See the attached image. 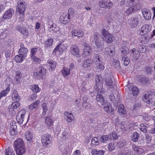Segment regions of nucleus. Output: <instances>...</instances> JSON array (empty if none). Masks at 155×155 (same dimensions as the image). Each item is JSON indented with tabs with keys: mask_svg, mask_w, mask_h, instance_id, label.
I'll use <instances>...</instances> for the list:
<instances>
[{
	"mask_svg": "<svg viewBox=\"0 0 155 155\" xmlns=\"http://www.w3.org/2000/svg\"><path fill=\"white\" fill-rule=\"evenodd\" d=\"M15 150L17 155H22L25 152V147L22 139L18 138L14 143Z\"/></svg>",
	"mask_w": 155,
	"mask_h": 155,
	"instance_id": "nucleus-1",
	"label": "nucleus"
},
{
	"mask_svg": "<svg viewBox=\"0 0 155 155\" xmlns=\"http://www.w3.org/2000/svg\"><path fill=\"white\" fill-rule=\"evenodd\" d=\"M26 7V5L24 2H21L18 3L16 8V11L21 15V17L19 18L20 22H22L24 20L25 12Z\"/></svg>",
	"mask_w": 155,
	"mask_h": 155,
	"instance_id": "nucleus-2",
	"label": "nucleus"
},
{
	"mask_svg": "<svg viewBox=\"0 0 155 155\" xmlns=\"http://www.w3.org/2000/svg\"><path fill=\"white\" fill-rule=\"evenodd\" d=\"M101 36L98 32H95L93 36H91L90 39L94 41L98 48H102L104 45L103 41H101L100 39Z\"/></svg>",
	"mask_w": 155,
	"mask_h": 155,
	"instance_id": "nucleus-3",
	"label": "nucleus"
},
{
	"mask_svg": "<svg viewBox=\"0 0 155 155\" xmlns=\"http://www.w3.org/2000/svg\"><path fill=\"white\" fill-rule=\"evenodd\" d=\"M46 73V69L42 66H40L38 68L37 71L34 73V75L39 79H42L45 77Z\"/></svg>",
	"mask_w": 155,
	"mask_h": 155,
	"instance_id": "nucleus-4",
	"label": "nucleus"
},
{
	"mask_svg": "<svg viewBox=\"0 0 155 155\" xmlns=\"http://www.w3.org/2000/svg\"><path fill=\"white\" fill-rule=\"evenodd\" d=\"M52 137L51 135L48 133L43 134L41 137V141L42 145L45 147H47L51 144L52 141Z\"/></svg>",
	"mask_w": 155,
	"mask_h": 155,
	"instance_id": "nucleus-5",
	"label": "nucleus"
},
{
	"mask_svg": "<svg viewBox=\"0 0 155 155\" xmlns=\"http://www.w3.org/2000/svg\"><path fill=\"white\" fill-rule=\"evenodd\" d=\"M84 48H83V52L82 54V56L83 57H86L90 56L91 54L92 48L90 46V45L86 42L83 44Z\"/></svg>",
	"mask_w": 155,
	"mask_h": 155,
	"instance_id": "nucleus-6",
	"label": "nucleus"
},
{
	"mask_svg": "<svg viewBox=\"0 0 155 155\" xmlns=\"http://www.w3.org/2000/svg\"><path fill=\"white\" fill-rule=\"evenodd\" d=\"M101 34L107 43H111L113 41L114 38V36L112 35L109 34V32L105 29H102Z\"/></svg>",
	"mask_w": 155,
	"mask_h": 155,
	"instance_id": "nucleus-7",
	"label": "nucleus"
},
{
	"mask_svg": "<svg viewBox=\"0 0 155 155\" xmlns=\"http://www.w3.org/2000/svg\"><path fill=\"white\" fill-rule=\"evenodd\" d=\"M99 6L101 8L110 9L113 6V2L110 0H101L98 2Z\"/></svg>",
	"mask_w": 155,
	"mask_h": 155,
	"instance_id": "nucleus-8",
	"label": "nucleus"
},
{
	"mask_svg": "<svg viewBox=\"0 0 155 155\" xmlns=\"http://www.w3.org/2000/svg\"><path fill=\"white\" fill-rule=\"evenodd\" d=\"M97 96L96 99L97 101H99L101 105H104L105 103L104 99L102 96L103 94L105 92L104 89L103 87L101 88L97 89Z\"/></svg>",
	"mask_w": 155,
	"mask_h": 155,
	"instance_id": "nucleus-9",
	"label": "nucleus"
},
{
	"mask_svg": "<svg viewBox=\"0 0 155 155\" xmlns=\"http://www.w3.org/2000/svg\"><path fill=\"white\" fill-rule=\"evenodd\" d=\"M70 52L74 56L80 57V50L78 46L76 45H73L70 47Z\"/></svg>",
	"mask_w": 155,
	"mask_h": 155,
	"instance_id": "nucleus-10",
	"label": "nucleus"
},
{
	"mask_svg": "<svg viewBox=\"0 0 155 155\" xmlns=\"http://www.w3.org/2000/svg\"><path fill=\"white\" fill-rule=\"evenodd\" d=\"M26 113V111L25 110H21L19 112L16 118L18 123L20 124H22Z\"/></svg>",
	"mask_w": 155,
	"mask_h": 155,
	"instance_id": "nucleus-11",
	"label": "nucleus"
},
{
	"mask_svg": "<svg viewBox=\"0 0 155 155\" xmlns=\"http://www.w3.org/2000/svg\"><path fill=\"white\" fill-rule=\"evenodd\" d=\"M140 0H130L128 5L137 10H139L140 8Z\"/></svg>",
	"mask_w": 155,
	"mask_h": 155,
	"instance_id": "nucleus-12",
	"label": "nucleus"
},
{
	"mask_svg": "<svg viewBox=\"0 0 155 155\" xmlns=\"http://www.w3.org/2000/svg\"><path fill=\"white\" fill-rule=\"evenodd\" d=\"M72 37H77L78 39L82 38L84 35L83 32L79 29H74L71 31Z\"/></svg>",
	"mask_w": 155,
	"mask_h": 155,
	"instance_id": "nucleus-13",
	"label": "nucleus"
},
{
	"mask_svg": "<svg viewBox=\"0 0 155 155\" xmlns=\"http://www.w3.org/2000/svg\"><path fill=\"white\" fill-rule=\"evenodd\" d=\"M151 30V27L147 24H145L141 28L140 31V34L142 35L146 34Z\"/></svg>",
	"mask_w": 155,
	"mask_h": 155,
	"instance_id": "nucleus-14",
	"label": "nucleus"
},
{
	"mask_svg": "<svg viewBox=\"0 0 155 155\" xmlns=\"http://www.w3.org/2000/svg\"><path fill=\"white\" fill-rule=\"evenodd\" d=\"M96 84L97 89H99L101 87H103V83L102 81H103L102 77L101 75H97L95 76Z\"/></svg>",
	"mask_w": 155,
	"mask_h": 155,
	"instance_id": "nucleus-15",
	"label": "nucleus"
},
{
	"mask_svg": "<svg viewBox=\"0 0 155 155\" xmlns=\"http://www.w3.org/2000/svg\"><path fill=\"white\" fill-rule=\"evenodd\" d=\"M140 20V16L135 15L131 17V22L130 23V25L132 28H135L139 24Z\"/></svg>",
	"mask_w": 155,
	"mask_h": 155,
	"instance_id": "nucleus-16",
	"label": "nucleus"
},
{
	"mask_svg": "<svg viewBox=\"0 0 155 155\" xmlns=\"http://www.w3.org/2000/svg\"><path fill=\"white\" fill-rule=\"evenodd\" d=\"M70 16V14L63 13L62 15L60 16V20L62 23L66 24L70 21L71 18Z\"/></svg>",
	"mask_w": 155,
	"mask_h": 155,
	"instance_id": "nucleus-17",
	"label": "nucleus"
},
{
	"mask_svg": "<svg viewBox=\"0 0 155 155\" xmlns=\"http://www.w3.org/2000/svg\"><path fill=\"white\" fill-rule=\"evenodd\" d=\"M153 96L150 94H144L142 97L143 100L145 103L148 104L152 103L153 102Z\"/></svg>",
	"mask_w": 155,
	"mask_h": 155,
	"instance_id": "nucleus-18",
	"label": "nucleus"
},
{
	"mask_svg": "<svg viewBox=\"0 0 155 155\" xmlns=\"http://www.w3.org/2000/svg\"><path fill=\"white\" fill-rule=\"evenodd\" d=\"M16 29L25 36H28L29 35V32L28 30L25 27L18 25L16 26Z\"/></svg>",
	"mask_w": 155,
	"mask_h": 155,
	"instance_id": "nucleus-19",
	"label": "nucleus"
},
{
	"mask_svg": "<svg viewBox=\"0 0 155 155\" xmlns=\"http://www.w3.org/2000/svg\"><path fill=\"white\" fill-rule=\"evenodd\" d=\"M14 12V11L12 9L10 8L4 14L2 18V21H4L6 19H10Z\"/></svg>",
	"mask_w": 155,
	"mask_h": 155,
	"instance_id": "nucleus-20",
	"label": "nucleus"
},
{
	"mask_svg": "<svg viewBox=\"0 0 155 155\" xmlns=\"http://www.w3.org/2000/svg\"><path fill=\"white\" fill-rule=\"evenodd\" d=\"M56 62L52 60H48L46 63V65L49 67V70L51 71H54L56 68Z\"/></svg>",
	"mask_w": 155,
	"mask_h": 155,
	"instance_id": "nucleus-21",
	"label": "nucleus"
},
{
	"mask_svg": "<svg viewBox=\"0 0 155 155\" xmlns=\"http://www.w3.org/2000/svg\"><path fill=\"white\" fill-rule=\"evenodd\" d=\"M48 28L50 31L56 32L58 31L59 27L52 21H48Z\"/></svg>",
	"mask_w": 155,
	"mask_h": 155,
	"instance_id": "nucleus-22",
	"label": "nucleus"
},
{
	"mask_svg": "<svg viewBox=\"0 0 155 155\" xmlns=\"http://www.w3.org/2000/svg\"><path fill=\"white\" fill-rule=\"evenodd\" d=\"M104 111L109 114L113 115L114 114V110L111 104L107 103L104 107Z\"/></svg>",
	"mask_w": 155,
	"mask_h": 155,
	"instance_id": "nucleus-23",
	"label": "nucleus"
},
{
	"mask_svg": "<svg viewBox=\"0 0 155 155\" xmlns=\"http://www.w3.org/2000/svg\"><path fill=\"white\" fill-rule=\"evenodd\" d=\"M142 13L145 20H148L151 18V12L148 9L144 8L142 9Z\"/></svg>",
	"mask_w": 155,
	"mask_h": 155,
	"instance_id": "nucleus-24",
	"label": "nucleus"
},
{
	"mask_svg": "<svg viewBox=\"0 0 155 155\" xmlns=\"http://www.w3.org/2000/svg\"><path fill=\"white\" fill-rule=\"evenodd\" d=\"M22 78V74L20 71H15V75L14 78V81L16 84H19L20 83L21 78Z\"/></svg>",
	"mask_w": 155,
	"mask_h": 155,
	"instance_id": "nucleus-25",
	"label": "nucleus"
},
{
	"mask_svg": "<svg viewBox=\"0 0 155 155\" xmlns=\"http://www.w3.org/2000/svg\"><path fill=\"white\" fill-rule=\"evenodd\" d=\"M45 123L48 127H50L53 125L54 121L51 117H45Z\"/></svg>",
	"mask_w": 155,
	"mask_h": 155,
	"instance_id": "nucleus-26",
	"label": "nucleus"
},
{
	"mask_svg": "<svg viewBox=\"0 0 155 155\" xmlns=\"http://www.w3.org/2000/svg\"><path fill=\"white\" fill-rule=\"evenodd\" d=\"M20 97L17 91L15 89L14 90L12 95L13 101H19L20 100Z\"/></svg>",
	"mask_w": 155,
	"mask_h": 155,
	"instance_id": "nucleus-27",
	"label": "nucleus"
},
{
	"mask_svg": "<svg viewBox=\"0 0 155 155\" xmlns=\"http://www.w3.org/2000/svg\"><path fill=\"white\" fill-rule=\"evenodd\" d=\"M64 115L66 116V121L68 122H71L74 119V117L73 115L71 113H69L68 112H65L64 113Z\"/></svg>",
	"mask_w": 155,
	"mask_h": 155,
	"instance_id": "nucleus-28",
	"label": "nucleus"
},
{
	"mask_svg": "<svg viewBox=\"0 0 155 155\" xmlns=\"http://www.w3.org/2000/svg\"><path fill=\"white\" fill-rule=\"evenodd\" d=\"M92 63V60L91 58H88L84 61L82 66L84 68H88L91 67Z\"/></svg>",
	"mask_w": 155,
	"mask_h": 155,
	"instance_id": "nucleus-29",
	"label": "nucleus"
},
{
	"mask_svg": "<svg viewBox=\"0 0 155 155\" xmlns=\"http://www.w3.org/2000/svg\"><path fill=\"white\" fill-rule=\"evenodd\" d=\"M131 90L132 95L135 97H137L140 92L139 88L135 86L132 87Z\"/></svg>",
	"mask_w": 155,
	"mask_h": 155,
	"instance_id": "nucleus-30",
	"label": "nucleus"
},
{
	"mask_svg": "<svg viewBox=\"0 0 155 155\" xmlns=\"http://www.w3.org/2000/svg\"><path fill=\"white\" fill-rule=\"evenodd\" d=\"M30 88L34 93L37 94L41 91V88H39L37 84H33L30 86Z\"/></svg>",
	"mask_w": 155,
	"mask_h": 155,
	"instance_id": "nucleus-31",
	"label": "nucleus"
},
{
	"mask_svg": "<svg viewBox=\"0 0 155 155\" xmlns=\"http://www.w3.org/2000/svg\"><path fill=\"white\" fill-rule=\"evenodd\" d=\"M54 40L52 38H50L45 41L44 43V46L45 48L48 49V47L51 46L53 43Z\"/></svg>",
	"mask_w": 155,
	"mask_h": 155,
	"instance_id": "nucleus-32",
	"label": "nucleus"
},
{
	"mask_svg": "<svg viewBox=\"0 0 155 155\" xmlns=\"http://www.w3.org/2000/svg\"><path fill=\"white\" fill-rule=\"evenodd\" d=\"M61 72L63 76L65 78L70 74V71L67 67H63L61 70Z\"/></svg>",
	"mask_w": 155,
	"mask_h": 155,
	"instance_id": "nucleus-33",
	"label": "nucleus"
},
{
	"mask_svg": "<svg viewBox=\"0 0 155 155\" xmlns=\"http://www.w3.org/2000/svg\"><path fill=\"white\" fill-rule=\"evenodd\" d=\"M132 147L134 150L138 154H141L144 152L143 149L135 144L133 145Z\"/></svg>",
	"mask_w": 155,
	"mask_h": 155,
	"instance_id": "nucleus-34",
	"label": "nucleus"
},
{
	"mask_svg": "<svg viewBox=\"0 0 155 155\" xmlns=\"http://www.w3.org/2000/svg\"><path fill=\"white\" fill-rule=\"evenodd\" d=\"M110 50L107 51L108 55L110 57H113L115 54V46L113 45L110 46Z\"/></svg>",
	"mask_w": 155,
	"mask_h": 155,
	"instance_id": "nucleus-35",
	"label": "nucleus"
},
{
	"mask_svg": "<svg viewBox=\"0 0 155 155\" xmlns=\"http://www.w3.org/2000/svg\"><path fill=\"white\" fill-rule=\"evenodd\" d=\"M25 58V57L21 55H20L19 54V55H17L15 56L14 59L15 61L19 63L22 62Z\"/></svg>",
	"mask_w": 155,
	"mask_h": 155,
	"instance_id": "nucleus-36",
	"label": "nucleus"
},
{
	"mask_svg": "<svg viewBox=\"0 0 155 155\" xmlns=\"http://www.w3.org/2000/svg\"><path fill=\"white\" fill-rule=\"evenodd\" d=\"M121 55L125 57L128 54L129 50L127 47L123 46L120 48Z\"/></svg>",
	"mask_w": 155,
	"mask_h": 155,
	"instance_id": "nucleus-37",
	"label": "nucleus"
},
{
	"mask_svg": "<svg viewBox=\"0 0 155 155\" xmlns=\"http://www.w3.org/2000/svg\"><path fill=\"white\" fill-rule=\"evenodd\" d=\"M10 88L9 87H8L5 89L3 90L0 93V99L6 96L7 94L10 91Z\"/></svg>",
	"mask_w": 155,
	"mask_h": 155,
	"instance_id": "nucleus-38",
	"label": "nucleus"
},
{
	"mask_svg": "<svg viewBox=\"0 0 155 155\" xmlns=\"http://www.w3.org/2000/svg\"><path fill=\"white\" fill-rule=\"evenodd\" d=\"M118 111L120 114H126V109L124 105L122 104H120L119 105Z\"/></svg>",
	"mask_w": 155,
	"mask_h": 155,
	"instance_id": "nucleus-39",
	"label": "nucleus"
},
{
	"mask_svg": "<svg viewBox=\"0 0 155 155\" xmlns=\"http://www.w3.org/2000/svg\"><path fill=\"white\" fill-rule=\"evenodd\" d=\"M28 51L27 48H20L18 51V53L20 54V55H21L26 58Z\"/></svg>",
	"mask_w": 155,
	"mask_h": 155,
	"instance_id": "nucleus-40",
	"label": "nucleus"
},
{
	"mask_svg": "<svg viewBox=\"0 0 155 155\" xmlns=\"http://www.w3.org/2000/svg\"><path fill=\"white\" fill-rule=\"evenodd\" d=\"M139 137V134L138 133L134 132L131 136V140L133 142H136L138 141Z\"/></svg>",
	"mask_w": 155,
	"mask_h": 155,
	"instance_id": "nucleus-41",
	"label": "nucleus"
},
{
	"mask_svg": "<svg viewBox=\"0 0 155 155\" xmlns=\"http://www.w3.org/2000/svg\"><path fill=\"white\" fill-rule=\"evenodd\" d=\"M110 137V140H116L118 139V135L117 132L113 131L111 133H110L109 135Z\"/></svg>",
	"mask_w": 155,
	"mask_h": 155,
	"instance_id": "nucleus-42",
	"label": "nucleus"
},
{
	"mask_svg": "<svg viewBox=\"0 0 155 155\" xmlns=\"http://www.w3.org/2000/svg\"><path fill=\"white\" fill-rule=\"evenodd\" d=\"M149 125L147 124H140V129L144 133H146L147 131V128L149 127Z\"/></svg>",
	"mask_w": 155,
	"mask_h": 155,
	"instance_id": "nucleus-43",
	"label": "nucleus"
},
{
	"mask_svg": "<svg viewBox=\"0 0 155 155\" xmlns=\"http://www.w3.org/2000/svg\"><path fill=\"white\" fill-rule=\"evenodd\" d=\"M63 47V46L61 45V44L58 45L54 49L53 53H56L57 51H58L60 53L62 52L64 50Z\"/></svg>",
	"mask_w": 155,
	"mask_h": 155,
	"instance_id": "nucleus-44",
	"label": "nucleus"
},
{
	"mask_svg": "<svg viewBox=\"0 0 155 155\" xmlns=\"http://www.w3.org/2000/svg\"><path fill=\"white\" fill-rule=\"evenodd\" d=\"M25 137L27 140H32L33 137V134L29 131H28L25 133Z\"/></svg>",
	"mask_w": 155,
	"mask_h": 155,
	"instance_id": "nucleus-45",
	"label": "nucleus"
},
{
	"mask_svg": "<svg viewBox=\"0 0 155 155\" xmlns=\"http://www.w3.org/2000/svg\"><path fill=\"white\" fill-rule=\"evenodd\" d=\"M40 102L39 100H37L35 102L32 104L29 107V108L31 110H34L39 105Z\"/></svg>",
	"mask_w": 155,
	"mask_h": 155,
	"instance_id": "nucleus-46",
	"label": "nucleus"
},
{
	"mask_svg": "<svg viewBox=\"0 0 155 155\" xmlns=\"http://www.w3.org/2000/svg\"><path fill=\"white\" fill-rule=\"evenodd\" d=\"M101 55L99 54H95L93 58V62L96 63L101 61L100 59Z\"/></svg>",
	"mask_w": 155,
	"mask_h": 155,
	"instance_id": "nucleus-47",
	"label": "nucleus"
},
{
	"mask_svg": "<svg viewBox=\"0 0 155 155\" xmlns=\"http://www.w3.org/2000/svg\"><path fill=\"white\" fill-rule=\"evenodd\" d=\"M20 105V103L18 101H15L13 102L11 105V108L10 109H15L19 107Z\"/></svg>",
	"mask_w": 155,
	"mask_h": 155,
	"instance_id": "nucleus-48",
	"label": "nucleus"
},
{
	"mask_svg": "<svg viewBox=\"0 0 155 155\" xmlns=\"http://www.w3.org/2000/svg\"><path fill=\"white\" fill-rule=\"evenodd\" d=\"M113 64L114 67L117 69H120V61L118 60L114 59L113 60Z\"/></svg>",
	"mask_w": 155,
	"mask_h": 155,
	"instance_id": "nucleus-49",
	"label": "nucleus"
},
{
	"mask_svg": "<svg viewBox=\"0 0 155 155\" xmlns=\"http://www.w3.org/2000/svg\"><path fill=\"white\" fill-rule=\"evenodd\" d=\"M31 58L33 60V62H34L35 64H39L41 62V60L40 58L37 57L36 56L31 57Z\"/></svg>",
	"mask_w": 155,
	"mask_h": 155,
	"instance_id": "nucleus-50",
	"label": "nucleus"
},
{
	"mask_svg": "<svg viewBox=\"0 0 155 155\" xmlns=\"http://www.w3.org/2000/svg\"><path fill=\"white\" fill-rule=\"evenodd\" d=\"M110 138L109 135H103L100 138V140L102 143H105Z\"/></svg>",
	"mask_w": 155,
	"mask_h": 155,
	"instance_id": "nucleus-51",
	"label": "nucleus"
},
{
	"mask_svg": "<svg viewBox=\"0 0 155 155\" xmlns=\"http://www.w3.org/2000/svg\"><path fill=\"white\" fill-rule=\"evenodd\" d=\"M130 7L127 9L125 12V13L127 15H129L131 14L132 12L137 11V10L134 9V8L133 7H132L131 6Z\"/></svg>",
	"mask_w": 155,
	"mask_h": 155,
	"instance_id": "nucleus-52",
	"label": "nucleus"
},
{
	"mask_svg": "<svg viewBox=\"0 0 155 155\" xmlns=\"http://www.w3.org/2000/svg\"><path fill=\"white\" fill-rule=\"evenodd\" d=\"M105 84L108 86H112L113 84V82L111 78H107L105 79Z\"/></svg>",
	"mask_w": 155,
	"mask_h": 155,
	"instance_id": "nucleus-53",
	"label": "nucleus"
},
{
	"mask_svg": "<svg viewBox=\"0 0 155 155\" xmlns=\"http://www.w3.org/2000/svg\"><path fill=\"white\" fill-rule=\"evenodd\" d=\"M42 107L43 109L42 114L43 115H45L46 114V112L48 110L47 103H43L42 105Z\"/></svg>",
	"mask_w": 155,
	"mask_h": 155,
	"instance_id": "nucleus-54",
	"label": "nucleus"
},
{
	"mask_svg": "<svg viewBox=\"0 0 155 155\" xmlns=\"http://www.w3.org/2000/svg\"><path fill=\"white\" fill-rule=\"evenodd\" d=\"M5 151L6 155H15L14 151L11 148L8 147Z\"/></svg>",
	"mask_w": 155,
	"mask_h": 155,
	"instance_id": "nucleus-55",
	"label": "nucleus"
},
{
	"mask_svg": "<svg viewBox=\"0 0 155 155\" xmlns=\"http://www.w3.org/2000/svg\"><path fill=\"white\" fill-rule=\"evenodd\" d=\"M138 51L144 53L146 52V50L145 47L144 45H140L138 46Z\"/></svg>",
	"mask_w": 155,
	"mask_h": 155,
	"instance_id": "nucleus-56",
	"label": "nucleus"
},
{
	"mask_svg": "<svg viewBox=\"0 0 155 155\" xmlns=\"http://www.w3.org/2000/svg\"><path fill=\"white\" fill-rule=\"evenodd\" d=\"M122 60L124 61V64L125 66L128 65L130 63V60L128 57L127 56H123Z\"/></svg>",
	"mask_w": 155,
	"mask_h": 155,
	"instance_id": "nucleus-57",
	"label": "nucleus"
},
{
	"mask_svg": "<svg viewBox=\"0 0 155 155\" xmlns=\"http://www.w3.org/2000/svg\"><path fill=\"white\" fill-rule=\"evenodd\" d=\"M148 79L144 77H142L139 79V81L142 83V84H146L148 82Z\"/></svg>",
	"mask_w": 155,
	"mask_h": 155,
	"instance_id": "nucleus-58",
	"label": "nucleus"
},
{
	"mask_svg": "<svg viewBox=\"0 0 155 155\" xmlns=\"http://www.w3.org/2000/svg\"><path fill=\"white\" fill-rule=\"evenodd\" d=\"M126 144V142L125 140H121L117 143V145L120 148L124 147Z\"/></svg>",
	"mask_w": 155,
	"mask_h": 155,
	"instance_id": "nucleus-59",
	"label": "nucleus"
},
{
	"mask_svg": "<svg viewBox=\"0 0 155 155\" xmlns=\"http://www.w3.org/2000/svg\"><path fill=\"white\" fill-rule=\"evenodd\" d=\"M97 67L99 69L103 70L104 69V66L102 64V62L101 61L96 64Z\"/></svg>",
	"mask_w": 155,
	"mask_h": 155,
	"instance_id": "nucleus-60",
	"label": "nucleus"
},
{
	"mask_svg": "<svg viewBox=\"0 0 155 155\" xmlns=\"http://www.w3.org/2000/svg\"><path fill=\"white\" fill-rule=\"evenodd\" d=\"M91 143L93 145L97 146L99 144L98 140L96 137H94L91 140Z\"/></svg>",
	"mask_w": 155,
	"mask_h": 155,
	"instance_id": "nucleus-61",
	"label": "nucleus"
},
{
	"mask_svg": "<svg viewBox=\"0 0 155 155\" xmlns=\"http://www.w3.org/2000/svg\"><path fill=\"white\" fill-rule=\"evenodd\" d=\"M134 52H135V54L136 55L134 56V58H135V59H137L138 58L140 54L138 51H136L135 48H133L132 49V50L131 51V53L132 54H134Z\"/></svg>",
	"mask_w": 155,
	"mask_h": 155,
	"instance_id": "nucleus-62",
	"label": "nucleus"
},
{
	"mask_svg": "<svg viewBox=\"0 0 155 155\" xmlns=\"http://www.w3.org/2000/svg\"><path fill=\"white\" fill-rule=\"evenodd\" d=\"M108 150L110 152H111L115 149V146L113 143H109L107 147Z\"/></svg>",
	"mask_w": 155,
	"mask_h": 155,
	"instance_id": "nucleus-63",
	"label": "nucleus"
},
{
	"mask_svg": "<svg viewBox=\"0 0 155 155\" xmlns=\"http://www.w3.org/2000/svg\"><path fill=\"white\" fill-rule=\"evenodd\" d=\"M38 48H34L31 49V57L35 56L36 53L38 51Z\"/></svg>",
	"mask_w": 155,
	"mask_h": 155,
	"instance_id": "nucleus-64",
	"label": "nucleus"
}]
</instances>
